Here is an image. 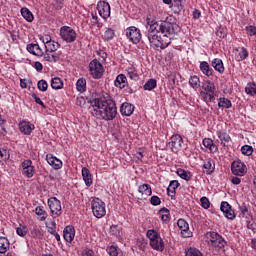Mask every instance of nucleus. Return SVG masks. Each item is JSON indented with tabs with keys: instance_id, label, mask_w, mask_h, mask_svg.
Instances as JSON below:
<instances>
[{
	"instance_id": "obj_1",
	"label": "nucleus",
	"mask_w": 256,
	"mask_h": 256,
	"mask_svg": "<svg viewBox=\"0 0 256 256\" xmlns=\"http://www.w3.org/2000/svg\"><path fill=\"white\" fill-rule=\"evenodd\" d=\"M173 21V16L167 17L160 23L157 20H148L149 26L146 37L154 49H167L171 45V39L179 31V25Z\"/></svg>"
},
{
	"instance_id": "obj_2",
	"label": "nucleus",
	"mask_w": 256,
	"mask_h": 256,
	"mask_svg": "<svg viewBox=\"0 0 256 256\" xmlns=\"http://www.w3.org/2000/svg\"><path fill=\"white\" fill-rule=\"evenodd\" d=\"M93 115L97 119L113 121L117 117V104L111 98H97L94 100Z\"/></svg>"
},
{
	"instance_id": "obj_3",
	"label": "nucleus",
	"mask_w": 256,
	"mask_h": 256,
	"mask_svg": "<svg viewBox=\"0 0 256 256\" xmlns=\"http://www.w3.org/2000/svg\"><path fill=\"white\" fill-rule=\"evenodd\" d=\"M146 237L149 239V245L154 249V251H164L165 250V242L159 232L154 229H150L146 232Z\"/></svg>"
},
{
	"instance_id": "obj_4",
	"label": "nucleus",
	"mask_w": 256,
	"mask_h": 256,
	"mask_svg": "<svg viewBox=\"0 0 256 256\" xmlns=\"http://www.w3.org/2000/svg\"><path fill=\"white\" fill-rule=\"evenodd\" d=\"M202 89L203 91L200 92V95L203 97V101H205V103H213L217 95L215 83L211 82V80H207L203 83Z\"/></svg>"
},
{
	"instance_id": "obj_5",
	"label": "nucleus",
	"mask_w": 256,
	"mask_h": 256,
	"mask_svg": "<svg viewBox=\"0 0 256 256\" xmlns=\"http://www.w3.org/2000/svg\"><path fill=\"white\" fill-rule=\"evenodd\" d=\"M91 209H92V213H93L94 217H96V219H103V217H105V215H107V209H106L105 202H103V200H101L99 198H94L91 201Z\"/></svg>"
},
{
	"instance_id": "obj_6",
	"label": "nucleus",
	"mask_w": 256,
	"mask_h": 256,
	"mask_svg": "<svg viewBox=\"0 0 256 256\" xmlns=\"http://www.w3.org/2000/svg\"><path fill=\"white\" fill-rule=\"evenodd\" d=\"M89 73L93 79H101L103 73H105V68L99 60L94 59L89 63Z\"/></svg>"
},
{
	"instance_id": "obj_7",
	"label": "nucleus",
	"mask_w": 256,
	"mask_h": 256,
	"mask_svg": "<svg viewBox=\"0 0 256 256\" xmlns=\"http://www.w3.org/2000/svg\"><path fill=\"white\" fill-rule=\"evenodd\" d=\"M60 37L65 43H75L77 41V32L70 26L60 28Z\"/></svg>"
},
{
	"instance_id": "obj_8",
	"label": "nucleus",
	"mask_w": 256,
	"mask_h": 256,
	"mask_svg": "<svg viewBox=\"0 0 256 256\" xmlns=\"http://www.w3.org/2000/svg\"><path fill=\"white\" fill-rule=\"evenodd\" d=\"M48 207L50 209V213L54 219L56 217H61L63 215V209L61 207V201L56 197H51L48 199Z\"/></svg>"
},
{
	"instance_id": "obj_9",
	"label": "nucleus",
	"mask_w": 256,
	"mask_h": 256,
	"mask_svg": "<svg viewBox=\"0 0 256 256\" xmlns=\"http://www.w3.org/2000/svg\"><path fill=\"white\" fill-rule=\"evenodd\" d=\"M207 239L212 247H217L218 249H223V247L227 245L225 239H223V237L217 232H209L207 234Z\"/></svg>"
},
{
	"instance_id": "obj_10",
	"label": "nucleus",
	"mask_w": 256,
	"mask_h": 256,
	"mask_svg": "<svg viewBox=\"0 0 256 256\" xmlns=\"http://www.w3.org/2000/svg\"><path fill=\"white\" fill-rule=\"evenodd\" d=\"M126 37L131 43L137 45L141 41V30L135 26H130L126 29Z\"/></svg>"
},
{
	"instance_id": "obj_11",
	"label": "nucleus",
	"mask_w": 256,
	"mask_h": 256,
	"mask_svg": "<svg viewBox=\"0 0 256 256\" xmlns=\"http://www.w3.org/2000/svg\"><path fill=\"white\" fill-rule=\"evenodd\" d=\"M183 145V138L179 134H174L170 138L169 147L172 153H179Z\"/></svg>"
},
{
	"instance_id": "obj_12",
	"label": "nucleus",
	"mask_w": 256,
	"mask_h": 256,
	"mask_svg": "<svg viewBox=\"0 0 256 256\" xmlns=\"http://www.w3.org/2000/svg\"><path fill=\"white\" fill-rule=\"evenodd\" d=\"M231 171L233 175L237 177H243L247 173V166L241 161H234L231 165Z\"/></svg>"
},
{
	"instance_id": "obj_13",
	"label": "nucleus",
	"mask_w": 256,
	"mask_h": 256,
	"mask_svg": "<svg viewBox=\"0 0 256 256\" xmlns=\"http://www.w3.org/2000/svg\"><path fill=\"white\" fill-rule=\"evenodd\" d=\"M97 11L102 19H109L111 16V6L105 1L98 2Z\"/></svg>"
},
{
	"instance_id": "obj_14",
	"label": "nucleus",
	"mask_w": 256,
	"mask_h": 256,
	"mask_svg": "<svg viewBox=\"0 0 256 256\" xmlns=\"http://www.w3.org/2000/svg\"><path fill=\"white\" fill-rule=\"evenodd\" d=\"M21 167L23 170V175H25V177H27L28 179H31V177L35 175V166H33V161L24 160L21 163Z\"/></svg>"
},
{
	"instance_id": "obj_15",
	"label": "nucleus",
	"mask_w": 256,
	"mask_h": 256,
	"mask_svg": "<svg viewBox=\"0 0 256 256\" xmlns=\"http://www.w3.org/2000/svg\"><path fill=\"white\" fill-rule=\"evenodd\" d=\"M220 209L224 217H226V219H230L231 221L235 219V211L233 210V208H231V205L229 204V202L227 201L222 202L220 205Z\"/></svg>"
},
{
	"instance_id": "obj_16",
	"label": "nucleus",
	"mask_w": 256,
	"mask_h": 256,
	"mask_svg": "<svg viewBox=\"0 0 256 256\" xmlns=\"http://www.w3.org/2000/svg\"><path fill=\"white\" fill-rule=\"evenodd\" d=\"M177 226L179 227V229L181 231L182 237H184V238L191 237L192 233H191V231H189V223H187V221H185V219H183V218L178 219Z\"/></svg>"
},
{
	"instance_id": "obj_17",
	"label": "nucleus",
	"mask_w": 256,
	"mask_h": 256,
	"mask_svg": "<svg viewBox=\"0 0 256 256\" xmlns=\"http://www.w3.org/2000/svg\"><path fill=\"white\" fill-rule=\"evenodd\" d=\"M46 161L48 164H50L56 171L61 169L63 167V161H61L59 158L53 156V154H47L46 155Z\"/></svg>"
},
{
	"instance_id": "obj_18",
	"label": "nucleus",
	"mask_w": 256,
	"mask_h": 256,
	"mask_svg": "<svg viewBox=\"0 0 256 256\" xmlns=\"http://www.w3.org/2000/svg\"><path fill=\"white\" fill-rule=\"evenodd\" d=\"M19 129L21 133H24V135H30L35 129V125L31 122L21 121L19 123Z\"/></svg>"
},
{
	"instance_id": "obj_19",
	"label": "nucleus",
	"mask_w": 256,
	"mask_h": 256,
	"mask_svg": "<svg viewBox=\"0 0 256 256\" xmlns=\"http://www.w3.org/2000/svg\"><path fill=\"white\" fill-rule=\"evenodd\" d=\"M133 111H135V106H133L129 102H124L120 106V113H121V115H124L125 117H130V115H133Z\"/></svg>"
},
{
	"instance_id": "obj_20",
	"label": "nucleus",
	"mask_w": 256,
	"mask_h": 256,
	"mask_svg": "<svg viewBox=\"0 0 256 256\" xmlns=\"http://www.w3.org/2000/svg\"><path fill=\"white\" fill-rule=\"evenodd\" d=\"M63 238L67 243H71L75 239V228L73 226H66L63 231Z\"/></svg>"
},
{
	"instance_id": "obj_21",
	"label": "nucleus",
	"mask_w": 256,
	"mask_h": 256,
	"mask_svg": "<svg viewBox=\"0 0 256 256\" xmlns=\"http://www.w3.org/2000/svg\"><path fill=\"white\" fill-rule=\"evenodd\" d=\"M249 57V51L245 47H238L235 51V59L236 61H245L246 58Z\"/></svg>"
},
{
	"instance_id": "obj_22",
	"label": "nucleus",
	"mask_w": 256,
	"mask_h": 256,
	"mask_svg": "<svg viewBox=\"0 0 256 256\" xmlns=\"http://www.w3.org/2000/svg\"><path fill=\"white\" fill-rule=\"evenodd\" d=\"M200 71L203 73V75H206V77H211L215 71L211 66L209 65V62L207 61H202L200 62Z\"/></svg>"
},
{
	"instance_id": "obj_23",
	"label": "nucleus",
	"mask_w": 256,
	"mask_h": 256,
	"mask_svg": "<svg viewBox=\"0 0 256 256\" xmlns=\"http://www.w3.org/2000/svg\"><path fill=\"white\" fill-rule=\"evenodd\" d=\"M27 51L32 55H36V57H43V49H41L39 44H28Z\"/></svg>"
},
{
	"instance_id": "obj_24",
	"label": "nucleus",
	"mask_w": 256,
	"mask_h": 256,
	"mask_svg": "<svg viewBox=\"0 0 256 256\" xmlns=\"http://www.w3.org/2000/svg\"><path fill=\"white\" fill-rule=\"evenodd\" d=\"M42 57H44L45 61H48V63H57L61 56L57 52H47L45 50V53H43Z\"/></svg>"
},
{
	"instance_id": "obj_25",
	"label": "nucleus",
	"mask_w": 256,
	"mask_h": 256,
	"mask_svg": "<svg viewBox=\"0 0 256 256\" xmlns=\"http://www.w3.org/2000/svg\"><path fill=\"white\" fill-rule=\"evenodd\" d=\"M211 65L213 69H215V71H217L218 73H225V66L223 65V60H221L220 58H214L211 61Z\"/></svg>"
},
{
	"instance_id": "obj_26",
	"label": "nucleus",
	"mask_w": 256,
	"mask_h": 256,
	"mask_svg": "<svg viewBox=\"0 0 256 256\" xmlns=\"http://www.w3.org/2000/svg\"><path fill=\"white\" fill-rule=\"evenodd\" d=\"M217 137L220 139L223 147H227L231 143V136L225 131H217Z\"/></svg>"
},
{
	"instance_id": "obj_27",
	"label": "nucleus",
	"mask_w": 256,
	"mask_h": 256,
	"mask_svg": "<svg viewBox=\"0 0 256 256\" xmlns=\"http://www.w3.org/2000/svg\"><path fill=\"white\" fill-rule=\"evenodd\" d=\"M82 177L87 187H91L93 185V178L91 177V172L86 167L82 168Z\"/></svg>"
},
{
	"instance_id": "obj_28",
	"label": "nucleus",
	"mask_w": 256,
	"mask_h": 256,
	"mask_svg": "<svg viewBox=\"0 0 256 256\" xmlns=\"http://www.w3.org/2000/svg\"><path fill=\"white\" fill-rule=\"evenodd\" d=\"M202 144L204 147H206V149H209L210 153H217V151H219V148L217 145H215V143H213L211 138H204Z\"/></svg>"
},
{
	"instance_id": "obj_29",
	"label": "nucleus",
	"mask_w": 256,
	"mask_h": 256,
	"mask_svg": "<svg viewBox=\"0 0 256 256\" xmlns=\"http://www.w3.org/2000/svg\"><path fill=\"white\" fill-rule=\"evenodd\" d=\"M114 85L119 89H125V85H127V76H125V74H119L114 81Z\"/></svg>"
},
{
	"instance_id": "obj_30",
	"label": "nucleus",
	"mask_w": 256,
	"mask_h": 256,
	"mask_svg": "<svg viewBox=\"0 0 256 256\" xmlns=\"http://www.w3.org/2000/svg\"><path fill=\"white\" fill-rule=\"evenodd\" d=\"M20 13L23 19H25V21H27L28 23H33V19H35V17L33 16V13L31 12V10H29V8L27 7L21 8Z\"/></svg>"
},
{
	"instance_id": "obj_31",
	"label": "nucleus",
	"mask_w": 256,
	"mask_h": 256,
	"mask_svg": "<svg viewBox=\"0 0 256 256\" xmlns=\"http://www.w3.org/2000/svg\"><path fill=\"white\" fill-rule=\"evenodd\" d=\"M170 8L172 9L174 15H179V13L183 11V4L181 0H173Z\"/></svg>"
},
{
	"instance_id": "obj_32",
	"label": "nucleus",
	"mask_w": 256,
	"mask_h": 256,
	"mask_svg": "<svg viewBox=\"0 0 256 256\" xmlns=\"http://www.w3.org/2000/svg\"><path fill=\"white\" fill-rule=\"evenodd\" d=\"M179 181L172 180L167 188V193L169 197H175L176 189L179 187Z\"/></svg>"
},
{
	"instance_id": "obj_33",
	"label": "nucleus",
	"mask_w": 256,
	"mask_h": 256,
	"mask_svg": "<svg viewBox=\"0 0 256 256\" xmlns=\"http://www.w3.org/2000/svg\"><path fill=\"white\" fill-rule=\"evenodd\" d=\"M215 171V162L211 159H208L204 162V173L206 175H211Z\"/></svg>"
},
{
	"instance_id": "obj_34",
	"label": "nucleus",
	"mask_w": 256,
	"mask_h": 256,
	"mask_svg": "<svg viewBox=\"0 0 256 256\" xmlns=\"http://www.w3.org/2000/svg\"><path fill=\"white\" fill-rule=\"evenodd\" d=\"M218 107L220 109H231V107H233V104L231 103V100L225 97H220L218 99Z\"/></svg>"
},
{
	"instance_id": "obj_35",
	"label": "nucleus",
	"mask_w": 256,
	"mask_h": 256,
	"mask_svg": "<svg viewBox=\"0 0 256 256\" xmlns=\"http://www.w3.org/2000/svg\"><path fill=\"white\" fill-rule=\"evenodd\" d=\"M189 85L194 89V91H197L201 87V80L199 79V76L193 75L189 78Z\"/></svg>"
},
{
	"instance_id": "obj_36",
	"label": "nucleus",
	"mask_w": 256,
	"mask_h": 256,
	"mask_svg": "<svg viewBox=\"0 0 256 256\" xmlns=\"http://www.w3.org/2000/svg\"><path fill=\"white\" fill-rule=\"evenodd\" d=\"M76 89L79 93H85L87 91V80L79 78L76 82Z\"/></svg>"
},
{
	"instance_id": "obj_37",
	"label": "nucleus",
	"mask_w": 256,
	"mask_h": 256,
	"mask_svg": "<svg viewBox=\"0 0 256 256\" xmlns=\"http://www.w3.org/2000/svg\"><path fill=\"white\" fill-rule=\"evenodd\" d=\"M139 193L141 195H144L145 197H150L152 195L153 190L151 189V186L149 184H142L138 188Z\"/></svg>"
},
{
	"instance_id": "obj_38",
	"label": "nucleus",
	"mask_w": 256,
	"mask_h": 256,
	"mask_svg": "<svg viewBox=\"0 0 256 256\" xmlns=\"http://www.w3.org/2000/svg\"><path fill=\"white\" fill-rule=\"evenodd\" d=\"M59 47H61V44L52 40L51 42L46 44L45 51H47V53H57L56 51L57 49H59Z\"/></svg>"
},
{
	"instance_id": "obj_39",
	"label": "nucleus",
	"mask_w": 256,
	"mask_h": 256,
	"mask_svg": "<svg viewBox=\"0 0 256 256\" xmlns=\"http://www.w3.org/2000/svg\"><path fill=\"white\" fill-rule=\"evenodd\" d=\"M30 233L33 239H41L43 237V230L38 225H33Z\"/></svg>"
},
{
	"instance_id": "obj_40",
	"label": "nucleus",
	"mask_w": 256,
	"mask_h": 256,
	"mask_svg": "<svg viewBox=\"0 0 256 256\" xmlns=\"http://www.w3.org/2000/svg\"><path fill=\"white\" fill-rule=\"evenodd\" d=\"M246 95H250V97H255L256 95V83L255 82H248L245 87Z\"/></svg>"
},
{
	"instance_id": "obj_41",
	"label": "nucleus",
	"mask_w": 256,
	"mask_h": 256,
	"mask_svg": "<svg viewBox=\"0 0 256 256\" xmlns=\"http://www.w3.org/2000/svg\"><path fill=\"white\" fill-rule=\"evenodd\" d=\"M178 177L184 179V181H191V172L186 171L185 169L178 168L176 171Z\"/></svg>"
},
{
	"instance_id": "obj_42",
	"label": "nucleus",
	"mask_w": 256,
	"mask_h": 256,
	"mask_svg": "<svg viewBox=\"0 0 256 256\" xmlns=\"http://www.w3.org/2000/svg\"><path fill=\"white\" fill-rule=\"evenodd\" d=\"M10 243L6 237H0V253H7L9 251Z\"/></svg>"
},
{
	"instance_id": "obj_43",
	"label": "nucleus",
	"mask_w": 256,
	"mask_h": 256,
	"mask_svg": "<svg viewBox=\"0 0 256 256\" xmlns=\"http://www.w3.org/2000/svg\"><path fill=\"white\" fill-rule=\"evenodd\" d=\"M157 87V80L149 79L143 86L144 91H153Z\"/></svg>"
},
{
	"instance_id": "obj_44",
	"label": "nucleus",
	"mask_w": 256,
	"mask_h": 256,
	"mask_svg": "<svg viewBox=\"0 0 256 256\" xmlns=\"http://www.w3.org/2000/svg\"><path fill=\"white\" fill-rule=\"evenodd\" d=\"M51 87L52 89H63V80L59 77L52 78L51 80Z\"/></svg>"
},
{
	"instance_id": "obj_45",
	"label": "nucleus",
	"mask_w": 256,
	"mask_h": 256,
	"mask_svg": "<svg viewBox=\"0 0 256 256\" xmlns=\"http://www.w3.org/2000/svg\"><path fill=\"white\" fill-rule=\"evenodd\" d=\"M115 38V30L108 28L103 35L104 41H113Z\"/></svg>"
},
{
	"instance_id": "obj_46",
	"label": "nucleus",
	"mask_w": 256,
	"mask_h": 256,
	"mask_svg": "<svg viewBox=\"0 0 256 256\" xmlns=\"http://www.w3.org/2000/svg\"><path fill=\"white\" fill-rule=\"evenodd\" d=\"M186 256H203L201 251L197 248L190 247L185 251Z\"/></svg>"
},
{
	"instance_id": "obj_47",
	"label": "nucleus",
	"mask_w": 256,
	"mask_h": 256,
	"mask_svg": "<svg viewBox=\"0 0 256 256\" xmlns=\"http://www.w3.org/2000/svg\"><path fill=\"white\" fill-rule=\"evenodd\" d=\"M127 75L133 81H137V79H139V75L137 74V70H135V68H133V67H129L127 69Z\"/></svg>"
},
{
	"instance_id": "obj_48",
	"label": "nucleus",
	"mask_w": 256,
	"mask_h": 256,
	"mask_svg": "<svg viewBox=\"0 0 256 256\" xmlns=\"http://www.w3.org/2000/svg\"><path fill=\"white\" fill-rule=\"evenodd\" d=\"M107 253L110 256H118L119 255V247L117 245H111L106 249Z\"/></svg>"
},
{
	"instance_id": "obj_49",
	"label": "nucleus",
	"mask_w": 256,
	"mask_h": 256,
	"mask_svg": "<svg viewBox=\"0 0 256 256\" xmlns=\"http://www.w3.org/2000/svg\"><path fill=\"white\" fill-rule=\"evenodd\" d=\"M241 153L242 155H247V157H249L250 155H253V147L250 145H244L241 147Z\"/></svg>"
},
{
	"instance_id": "obj_50",
	"label": "nucleus",
	"mask_w": 256,
	"mask_h": 256,
	"mask_svg": "<svg viewBox=\"0 0 256 256\" xmlns=\"http://www.w3.org/2000/svg\"><path fill=\"white\" fill-rule=\"evenodd\" d=\"M37 87L39 91H42V93H45V91H47V89L49 88V84L45 80H40L38 81Z\"/></svg>"
},
{
	"instance_id": "obj_51",
	"label": "nucleus",
	"mask_w": 256,
	"mask_h": 256,
	"mask_svg": "<svg viewBox=\"0 0 256 256\" xmlns=\"http://www.w3.org/2000/svg\"><path fill=\"white\" fill-rule=\"evenodd\" d=\"M10 154H9V150H7V148H2L0 149V161H7V159H9Z\"/></svg>"
},
{
	"instance_id": "obj_52",
	"label": "nucleus",
	"mask_w": 256,
	"mask_h": 256,
	"mask_svg": "<svg viewBox=\"0 0 256 256\" xmlns=\"http://www.w3.org/2000/svg\"><path fill=\"white\" fill-rule=\"evenodd\" d=\"M200 203H201V207L203 209H209V207H211V202L209 201V198H207L205 196L200 198Z\"/></svg>"
},
{
	"instance_id": "obj_53",
	"label": "nucleus",
	"mask_w": 256,
	"mask_h": 256,
	"mask_svg": "<svg viewBox=\"0 0 256 256\" xmlns=\"http://www.w3.org/2000/svg\"><path fill=\"white\" fill-rule=\"evenodd\" d=\"M216 35L220 39H225V37H227V29H225V28H218L216 30Z\"/></svg>"
},
{
	"instance_id": "obj_54",
	"label": "nucleus",
	"mask_w": 256,
	"mask_h": 256,
	"mask_svg": "<svg viewBox=\"0 0 256 256\" xmlns=\"http://www.w3.org/2000/svg\"><path fill=\"white\" fill-rule=\"evenodd\" d=\"M150 203L154 207H157L158 205H161V198H159V196L154 195L150 198Z\"/></svg>"
},
{
	"instance_id": "obj_55",
	"label": "nucleus",
	"mask_w": 256,
	"mask_h": 256,
	"mask_svg": "<svg viewBox=\"0 0 256 256\" xmlns=\"http://www.w3.org/2000/svg\"><path fill=\"white\" fill-rule=\"evenodd\" d=\"M16 233H17V235H19V237H25V235H27V228H25V227H18L16 229Z\"/></svg>"
},
{
	"instance_id": "obj_56",
	"label": "nucleus",
	"mask_w": 256,
	"mask_h": 256,
	"mask_svg": "<svg viewBox=\"0 0 256 256\" xmlns=\"http://www.w3.org/2000/svg\"><path fill=\"white\" fill-rule=\"evenodd\" d=\"M35 214L38 216H42V215L47 214V212L45 211V208L43 206H37L35 208Z\"/></svg>"
},
{
	"instance_id": "obj_57",
	"label": "nucleus",
	"mask_w": 256,
	"mask_h": 256,
	"mask_svg": "<svg viewBox=\"0 0 256 256\" xmlns=\"http://www.w3.org/2000/svg\"><path fill=\"white\" fill-rule=\"evenodd\" d=\"M35 103H37V105H41V107H43L45 109V103H43V100H41V98H39L38 96H36V94L32 95Z\"/></svg>"
},
{
	"instance_id": "obj_58",
	"label": "nucleus",
	"mask_w": 256,
	"mask_h": 256,
	"mask_svg": "<svg viewBox=\"0 0 256 256\" xmlns=\"http://www.w3.org/2000/svg\"><path fill=\"white\" fill-rule=\"evenodd\" d=\"M247 229H250L253 231V233L256 232V222L255 221H248L247 222Z\"/></svg>"
},
{
	"instance_id": "obj_59",
	"label": "nucleus",
	"mask_w": 256,
	"mask_h": 256,
	"mask_svg": "<svg viewBox=\"0 0 256 256\" xmlns=\"http://www.w3.org/2000/svg\"><path fill=\"white\" fill-rule=\"evenodd\" d=\"M246 31L250 35V37H253V35H256V27L255 26L246 27Z\"/></svg>"
},
{
	"instance_id": "obj_60",
	"label": "nucleus",
	"mask_w": 256,
	"mask_h": 256,
	"mask_svg": "<svg viewBox=\"0 0 256 256\" xmlns=\"http://www.w3.org/2000/svg\"><path fill=\"white\" fill-rule=\"evenodd\" d=\"M110 233L111 235H119V226L118 225L110 226Z\"/></svg>"
},
{
	"instance_id": "obj_61",
	"label": "nucleus",
	"mask_w": 256,
	"mask_h": 256,
	"mask_svg": "<svg viewBox=\"0 0 256 256\" xmlns=\"http://www.w3.org/2000/svg\"><path fill=\"white\" fill-rule=\"evenodd\" d=\"M41 41L44 43L45 47H47V45H49V43H51L53 40H51V36L47 35L42 37Z\"/></svg>"
},
{
	"instance_id": "obj_62",
	"label": "nucleus",
	"mask_w": 256,
	"mask_h": 256,
	"mask_svg": "<svg viewBox=\"0 0 256 256\" xmlns=\"http://www.w3.org/2000/svg\"><path fill=\"white\" fill-rule=\"evenodd\" d=\"M85 98L83 97H78L76 99V105H78V107H83L85 105Z\"/></svg>"
},
{
	"instance_id": "obj_63",
	"label": "nucleus",
	"mask_w": 256,
	"mask_h": 256,
	"mask_svg": "<svg viewBox=\"0 0 256 256\" xmlns=\"http://www.w3.org/2000/svg\"><path fill=\"white\" fill-rule=\"evenodd\" d=\"M231 183H233V185H240L241 184V178L234 176L231 179Z\"/></svg>"
},
{
	"instance_id": "obj_64",
	"label": "nucleus",
	"mask_w": 256,
	"mask_h": 256,
	"mask_svg": "<svg viewBox=\"0 0 256 256\" xmlns=\"http://www.w3.org/2000/svg\"><path fill=\"white\" fill-rule=\"evenodd\" d=\"M192 15H193V19H200V17H201V11L195 9V10L193 11Z\"/></svg>"
}]
</instances>
